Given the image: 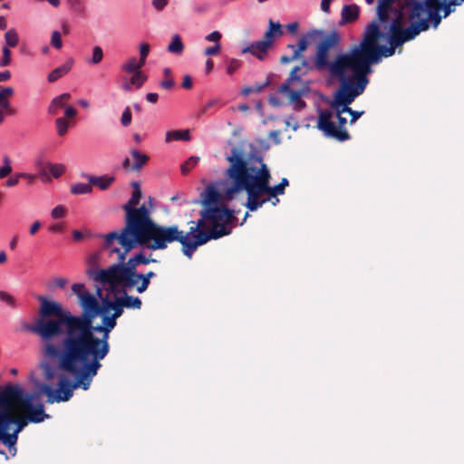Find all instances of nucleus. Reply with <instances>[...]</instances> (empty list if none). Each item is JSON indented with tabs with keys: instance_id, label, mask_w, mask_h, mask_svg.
<instances>
[{
	"instance_id": "nucleus-1",
	"label": "nucleus",
	"mask_w": 464,
	"mask_h": 464,
	"mask_svg": "<svg viewBox=\"0 0 464 464\" xmlns=\"http://www.w3.org/2000/svg\"><path fill=\"white\" fill-rule=\"evenodd\" d=\"M89 305L92 311L89 328L80 333L62 372L58 373L57 388L47 383L38 385L39 392L46 396L49 404L68 401L77 388L87 391L102 368L101 361L110 352V333L122 315L124 307L116 297L114 300L102 299V304L92 300Z\"/></svg>"
},
{
	"instance_id": "nucleus-2",
	"label": "nucleus",
	"mask_w": 464,
	"mask_h": 464,
	"mask_svg": "<svg viewBox=\"0 0 464 464\" xmlns=\"http://www.w3.org/2000/svg\"><path fill=\"white\" fill-rule=\"evenodd\" d=\"M72 292L78 296L82 313L72 314L69 310L55 301H48L44 296H39L41 303L39 318L33 324H24V329L39 335L43 341L42 352L44 357L57 362V367L49 362L42 364L44 379L48 382L57 377V370H63L77 338L85 328H89L92 311L90 303L98 301L83 284H73Z\"/></svg>"
},
{
	"instance_id": "nucleus-3",
	"label": "nucleus",
	"mask_w": 464,
	"mask_h": 464,
	"mask_svg": "<svg viewBox=\"0 0 464 464\" xmlns=\"http://www.w3.org/2000/svg\"><path fill=\"white\" fill-rule=\"evenodd\" d=\"M227 160L229 166L226 176L231 181V188L226 191V198L234 199L237 194L246 192L247 200L245 206L250 211H256L269 200L284 195L289 185L288 179L283 178L279 184L271 186V173L263 160H247L237 148H232Z\"/></svg>"
},
{
	"instance_id": "nucleus-4",
	"label": "nucleus",
	"mask_w": 464,
	"mask_h": 464,
	"mask_svg": "<svg viewBox=\"0 0 464 464\" xmlns=\"http://www.w3.org/2000/svg\"><path fill=\"white\" fill-rule=\"evenodd\" d=\"M98 237L103 238L102 249L109 251L111 255L116 254L121 261L138 246L156 251L164 250L169 245L179 242L183 254L189 258L197 249L190 230L184 232L177 225H160L150 216L137 220L133 228L126 234L108 233L100 234Z\"/></svg>"
},
{
	"instance_id": "nucleus-5",
	"label": "nucleus",
	"mask_w": 464,
	"mask_h": 464,
	"mask_svg": "<svg viewBox=\"0 0 464 464\" xmlns=\"http://www.w3.org/2000/svg\"><path fill=\"white\" fill-rule=\"evenodd\" d=\"M405 26L404 14L396 10L389 26V36L381 30L377 21H372L365 28L359 45L355 46L356 73L360 78H368L372 72V65L378 63L382 57H391L396 48L414 40L420 32L412 21Z\"/></svg>"
},
{
	"instance_id": "nucleus-6",
	"label": "nucleus",
	"mask_w": 464,
	"mask_h": 464,
	"mask_svg": "<svg viewBox=\"0 0 464 464\" xmlns=\"http://www.w3.org/2000/svg\"><path fill=\"white\" fill-rule=\"evenodd\" d=\"M199 215L200 218L197 222H190L193 224L190 227V234L197 247L209 240L231 234L232 227L237 221L235 211L225 206L202 208Z\"/></svg>"
},
{
	"instance_id": "nucleus-7",
	"label": "nucleus",
	"mask_w": 464,
	"mask_h": 464,
	"mask_svg": "<svg viewBox=\"0 0 464 464\" xmlns=\"http://www.w3.org/2000/svg\"><path fill=\"white\" fill-rule=\"evenodd\" d=\"M20 399V387L8 384L0 392V441L9 450L14 447L18 434L24 429L29 421L23 411L14 401Z\"/></svg>"
},
{
	"instance_id": "nucleus-8",
	"label": "nucleus",
	"mask_w": 464,
	"mask_h": 464,
	"mask_svg": "<svg viewBox=\"0 0 464 464\" xmlns=\"http://www.w3.org/2000/svg\"><path fill=\"white\" fill-rule=\"evenodd\" d=\"M460 0H404L402 7H407L408 21H412L420 33L430 26L437 28L442 18H446L459 5Z\"/></svg>"
},
{
	"instance_id": "nucleus-9",
	"label": "nucleus",
	"mask_w": 464,
	"mask_h": 464,
	"mask_svg": "<svg viewBox=\"0 0 464 464\" xmlns=\"http://www.w3.org/2000/svg\"><path fill=\"white\" fill-rule=\"evenodd\" d=\"M119 263L111 266L107 269H100L92 272L88 270L87 273L93 277V279L103 285H109L112 289L117 287V285L125 281L126 279L131 280L132 276H138L137 266L140 265H148L155 263V259L147 257L143 253H139L133 257H130L127 263L118 258Z\"/></svg>"
},
{
	"instance_id": "nucleus-10",
	"label": "nucleus",
	"mask_w": 464,
	"mask_h": 464,
	"mask_svg": "<svg viewBox=\"0 0 464 464\" xmlns=\"http://www.w3.org/2000/svg\"><path fill=\"white\" fill-rule=\"evenodd\" d=\"M314 67L318 71L328 70L332 76L337 77L340 84L349 79L348 72L356 73L355 46L346 53L338 54L334 61H329V52L316 47Z\"/></svg>"
},
{
	"instance_id": "nucleus-11",
	"label": "nucleus",
	"mask_w": 464,
	"mask_h": 464,
	"mask_svg": "<svg viewBox=\"0 0 464 464\" xmlns=\"http://www.w3.org/2000/svg\"><path fill=\"white\" fill-rule=\"evenodd\" d=\"M368 83V78L362 79L352 74L348 80L340 84L339 89L334 92V102L336 106H341V111H345V113L351 115V124L354 123L364 111H353L349 105L355 98L363 93ZM338 112H340V111H338Z\"/></svg>"
},
{
	"instance_id": "nucleus-12",
	"label": "nucleus",
	"mask_w": 464,
	"mask_h": 464,
	"mask_svg": "<svg viewBox=\"0 0 464 464\" xmlns=\"http://www.w3.org/2000/svg\"><path fill=\"white\" fill-rule=\"evenodd\" d=\"M329 104L332 110H319L317 128L322 130L326 137L333 138L338 141L349 140L351 136L345 129L347 120L343 116L345 111L338 112V111H341V106H336L334 97Z\"/></svg>"
},
{
	"instance_id": "nucleus-13",
	"label": "nucleus",
	"mask_w": 464,
	"mask_h": 464,
	"mask_svg": "<svg viewBox=\"0 0 464 464\" xmlns=\"http://www.w3.org/2000/svg\"><path fill=\"white\" fill-rule=\"evenodd\" d=\"M132 186L134 190L132 192L131 198L126 204L122 206V208L125 211V225L121 230L111 231V233H116L117 235L126 234L128 231L133 228L137 220L150 216V212L145 205H142L140 208H136L141 198L142 194L137 182H133Z\"/></svg>"
},
{
	"instance_id": "nucleus-14",
	"label": "nucleus",
	"mask_w": 464,
	"mask_h": 464,
	"mask_svg": "<svg viewBox=\"0 0 464 464\" xmlns=\"http://www.w3.org/2000/svg\"><path fill=\"white\" fill-rule=\"evenodd\" d=\"M299 68H293L287 80L278 87V92L287 97L289 102L294 105L295 110H303L306 104L302 97L309 92L306 84L300 82V76L297 75Z\"/></svg>"
},
{
	"instance_id": "nucleus-15",
	"label": "nucleus",
	"mask_w": 464,
	"mask_h": 464,
	"mask_svg": "<svg viewBox=\"0 0 464 464\" xmlns=\"http://www.w3.org/2000/svg\"><path fill=\"white\" fill-rule=\"evenodd\" d=\"M33 396L24 394L23 390L20 388V399L17 401H14L16 406H19L22 411H26V417L30 422L39 423L48 419L50 416L44 412V404L40 403L34 406L32 403Z\"/></svg>"
},
{
	"instance_id": "nucleus-16",
	"label": "nucleus",
	"mask_w": 464,
	"mask_h": 464,
	"mask_svg": "<svg viewBox=\"0 0 464 464\" xmlns=\"http://www.w3.org/2000/svg\"><path fill=\"white\" fill-rule=\"evenodd\" d=\"M404 0H399L400 11L404 14V19L408 20L407 16V7H402V3ZM395 0H378L376 6V19L373 21H377V24H385L389 21L390 14H393L394 17H396V10L393 6Z\"/></svg>"
},
{
	"instance_id": "nucleus-17",
	"label": "nucleus",
	"mask_w": 464,
	"mask_h": 464,
	"mask_svg": "<svg viewBox=\"0 0 464 464\" xmlns=\"http://www.w3.org/2000/svg\"><path fill=\"white\" fill-rule=\"evenodd\" d=\"M229 186L224 188L222 192H219L213 185L208 186L205 191L200 194L203 208L220 207L221 200L230 201L231 199L226 198V191L231 188V181L229 180Z\"/></svg>"
},
{
	"instance_id": "nucleus-18",
	"label": "nucleus",
	"mask_w": 464,
	"mask_h": 464,
	"mask_svg": "<svg viewBox=\"0 0 464 464\" xmlns=\"http://www.w3.org/2000/svg\"><path fill=\"white\" fill-rule=\"evenodd\" d=\"M307 36L311 39H314L316 36H323L322 40L317 44V47L328 52H330L331 49L337 47L341 40L340 34L335 30L324 34V31L314 29L308 32Z\"/></svg>"
},
{
	"instance_id": "nucleus-19",
	"label": "nucleus",
	"mask_w": 464,
	"mask_h": 464,
	"mask_svg": "<svg viewBox=\"0 0 464 464\" xmlns=\"http://www.w3.org/2000/svg\"><path fill=\"white\" fill-rule=\"evenodd\" d=\"M155 276L156 274L153 271H149L146 274L138 273V276H132L130 282V280L126 279L125 281L117 285V287L129 289L136 288L138 293L142 294L148 289L150 279Z\"/></svg>"
},
{
	"instance_id": "nucleus-20",
	"label": "nucleus",
	"mask_w": 464,
	"mask_h": 464,
	"mask_svg": "<svg viewBox=\"0 0 464 464\" xmlns=\"http://www.w3.org/2000/svg\"><path fill=\"white\" fill-rule=\"evenodd\" d=\"M271 47L272 45L270 44V41H266L263 38L262 40L255 42L249 46L243 48L241 53H249L258 60L263 61Z\"/></svg>"
},
{
	"instance_id": "nucleus-21",
	"label": "nucleus",
	"mask_w": 464,
	"mask_h": 464,
	"mask_svg": "<svg viewBox=\"0 0 464 464\" xmlns=\"http://www.w3.org/2000/svg\"><path fill=\"white\" fill-rule=\"evenodd\" d=\"M360 14V7L356 4L345 5L341 11V25L351 24L357 20Z\"/></svg>"
},
{
	"instance_id": "nucleus-22",
	"label": "nucleus",
	"mask_w": 464,
	"mask_h": 464,
	"mask_svg": "<svg viewBox=\"0 0 464 464\" xmlns=\"http://www.w3.org/2000/svg\"><path fill=\"white\" fill-rule=\"evenodd\" d=\"M122 290L119 293L122 295L116 296L124 308L139 310L142 306L141 299L138 296L129 295L126 292L128 288L121 287Z\"/></svg>"
},
{
	"instance_id": "nucleus-23",
	"label": "nucleus",
	"mask_w": 464,
	"mask_h": 464,
	"mask_svg": "<svg viewBox=\"0 0 464 464\" xmlns=\"http://www.w3.org/2000/svg\"><path fill=\"white\" fill-rule=\"evenodd\" d=\"M70 93L64 92L53 98L48 107V113L51 115H57L59 111L63 108L65 109L67 102L70 100Z\"/></svg>"
},
{
	"instance_id": "nucleus-24",
	"label": "nucleus",
	"mask_w": 464,
	"mask_h": 464,
	"mask_svg": "<svg viewBox=\"0 0 464 464\" xmlns=\"http://www.w3.org/2000/svg\"><path fill=\"white\" fill-rule=\"evenodd\" d=\"M284 34V31L282 29V25L279 22H275L272 19L268 21V29L264 34V39L266 41H270V44L273 46L274 42L276 38L282 36Z\"/></svg>"
},
{
	"instance_id": "nucleus-25",
	"label": "nucleus",
	"mask_w": 464,
	"mask_h": 464,
	"mask_svg": "<svg viewBox=\"0 0 464 464\" xmlns=\"http://www.w3.org/2000/svg\"><path fill=\"white\" fill-rule=\"evenodd\" d=\"M72 63L73 60L69 59L63 64L53 70L48 75V82H54L63 75L67 74L71 71Z\"/></svg>"
},
{
	"instance_id": "nucleus-26",
	"label": "nucleus",
	"mask_w": 464,
	"mask_h": 464,
	"mask_svg": "<svg viewBox=\"0 0 464 464\" xmlns=\"http://www.w3.org/2000/svg\"><path fill=\"white\" fill-rule=\"evenodd\" d=\"M86 179L92 186H96L102 190L107 189L115 180L114 177L107 175L101 177L88 175Z\"/></svg>"
},
{
	"instance_id": "nucleus-27",
	"label": "nucleus",
	"mask_w": 464,
	"mask_h": 464,
	"mask_svg": "<svg viewBox=\"0 0 464 464\" xmlns=\"http://www.w3.org/2000/svg\"><path fill=\"white\" fill-rule=\"evenodd\" d=\"M14 95V89L12 87H3L0 90V108L6 110L8 114H14V110L11 108L9 98Z\"/></svg>"
},
{
	"instance_id": "nucleus-28",
	"label": "nucleus",
	"mask_w": 464,
	"mask_h": 464,
	"mask_svg": "<svg viewBox=\"0 0 464 464\" xmlns=\"http://www.w3.org/2000/svg\"><path fill=\"white\" fill-rule=\"evenodd\" d=\"M130 155L133 159V163L131 164L130 170L139 171L143 166H145L150 157L147 154L141 153L138 150H132L130 151Z\"/></svg>"
},
{
	"instance_id": "nucleus-29",
	"label": "nucleus",
	"mask_w": 464,
	"mask_h": 464,
	"mask_svg": "<svg viewBox=\"0 0 464 464\" xmlns=\"http://www.w3.org/2000/svg\"><path fill=\"white\" fill-rule=\"evenodd\" d=\"M190 140V133L188 130H176L166 132L165 141L167 143L174 140L188 141Z\"/></svg>"
},
{
	"instance_id": "nucleus-30",
	"label": "nucleus",
	"mask_w": 464,
	"mask_h": 464,
	"mask_svg": "<svg viewBox=\"0 0 464 464\" xmlns=\"http://www.w3.org/2000/svg\"><path fill=\"white\" fill-rule=\"evenodd\" d=\"M70 10L77 16H86V5L83 0H65Z\"/></svg>"
},
{
	"instance_id": "nucleus-31",
	"label": "nucleus",
	"mask_w": 464,
	"mask_h": 464,
	"mask_svg": "<svg viewBox=\"0 0 464 464\" xmlns=\"http://www.w3.org/2000/svg\"><path fill=\"white\" fill-rule=\"evenodd\" d=\"M168 52L173 54L180 55L184 51V44L179 34L172 36L171 42L167 48Z\"/></svg>"
},
{
	"instance_id": "nucleus-32",
	"label": "nucleus",
	"mask_w": 464,
	"mask_h": 464,
	"mask_svg": "<svg viewBox=\"0 0 464 464\" xmlns=\"http://www.w3.org/2000/svg\"><path fill=\"white\" fill-rule=\"evenodd\" d=\"M143 66L144 64L140 63V61L137 60V58L133 56L121 65V70L127 73H134L136 72H140V69Z\"/></svg>"
},
{
	"instance_id": "nucleus-33",
	"label": "nucleus",
	"mask_w": 464,
	"mask_h": 464,
	"mask_svg": "<svg viewBox=\"0 0 464 464\" xmlns=\"http://www.w3.org/2000/svg\"><path fill=\"white\" fill-rule=\"evenodd\" d=\"M307 35L303 36L298 40L297 45L295 44H288V48L293 50V53L295 54V57H301L302 53L304 52L308 46V41H307Z\"/></svg>"
},
{
	"instance_id": "nucleus-34",
	"label": "nucleus",
	"mask_w": 464,
	"mask_h": 464,
	"mask_svg": "<svg viewBox=\"0 0 464 464\" xmlns=\"http://www.w3.org/2000/svg\"><path fill=\"white\" fill-rule=\"evenodd\" d=\"M92 185L89 183H76L71 187V192L74 195L89 194L92 191Z\"/></svg>"
},
{
	"instance_id": "nucleus-35",
	"label": "nucleus",
	"mask_w": 464,
	"mask_h": 464,
	"mask_svg": "<svg viewBox=\"0 0 464 464\" xmlns=\"http://www.w3.org/2000/svg\"><path fill=\"white\" fill-rule=\"evenodd\" d=\"M5 40L6 43V47H15L19 44V36L15 29H9L5 34Z\"/></svg>"
},
{
	"instance_id": "nucleus-36",
	"label": "nucleus",
	"mask_w": 464,
	"mask_h": 464,
	"mask_svg": "<svg viewBox=\"0 0 464 464\" xmlns=\"http://www.w3.org/2000/svg\"><path fill=\"white\" fill-rule=\"evenodd\" d=\"M45 165L48 168L50 174L54 179L60 178L65 171V167L60 163L53 164L51 162H46Z\"/></svg>"
},
{
	"instance_id": "nucleus-37",
	"label": "nucleus",
	"mask_w": 464,
	"mask_h": 464,
	"mask_svg": "<svg viewBox=\"0 0 464 464\" xmlns=\"http://www.w3.org/2000/svg\"><path fill=\"white\" fill-rule=\"evenodd\" d=\"M148 80V77L145 73L140 72H136L132 73V76L130 78V83H132L137 89L140 88L145 82Z\"/></svg>"
},
{
	"instance_id": "nucleus-38",
	"label": "nucleus",
	"mask_w": 464,
	"mask_h": 464,
	"mask_svg": "<svg viewBox=\"0 0 464 464\" xmlns=\"http://www.w3.org/2000/svg\"><path fill=\"white\" fill-rule=\"evenodd\" d=\"M199 157L191 156L189 157L180 167L181 173L183 175L188 174L199 161Z\"/></svg>"
},
{
	"instance_id": "nucleus-39",
	"label": "nucleus",
	"mask_w": 464,
	"mask_h": 464,
	"mask_svg": "<svg viewBox=\"0 0 464 464\" xmlns=\"http://www.w3.org/2000/svg\"><path fill=\"white\" fill-rule=\"evenodd\" d=\"M55 126L59 136H64L69 129V121L64 117H59L55 120Z\"/></svg>"
},
{
	"instance_id": "nucleus-40",
	"label": "nucleus",
	"mask_w": 464,
	"mask_h": 464,
	"mask_svg": "<svg viewBox=\"0 0 464 464\" xmlns=\"http://www.w3.org/2000/svg\"><path fill=\"white\" fill-rule=\"evenodd\" d=\"M242 65V62L236 58H231L227 61V72L229 75L234 74Z\"/></svg>"
},
{
	"instance_id": "nucleus-41",
	"label": "nucleus",
	"mask_w": 464,
	"mask_h": 464,
	"mask_svg": "<svg viewBox=\"0 0 464 464\" xmlns=\"http://www.w3.org/2000/svg\"><path fill=\"white\" fill-rule=\"evenodd\" d=\"M0 301L5 303L11 308L16 307L14 297L5 291L0 290Z\"/></svg>"
},
{
	"instance_id": "nucleus-42",
	"label": "nucleus",
	"mask_w": 464,
	"mask_h": 464,
	"mask_svg": "<svg viewBox=\"0 0 464 464\" xmlns=\"http://www.w3.org/2000/svg\"><path fill=\"white\" fill-rule=\"evenodd\" d=\"M103 59V51L101 46H94L92 48V57L90 61L92 64H98L100 63Z\"/></svg>"
},
{
	"instance_id": "nucleus-43",
	"label": "nucleus",
	"mask_w": 464,
	"mask_h": 464,
	"mask_svg": "<svg viewBox=\"0 0 464 464\" xmlns=\"http://www.w3.org/2000/svg\"><path fill=\"white\" fill-rule=\"evenodd\" d=\"M3 55L0 59V67H5L11 63V51L8 47L4 46L2 49Z\"/></svg>"
},
{
	"instance_id": "nucleus-44",
	"label": "nucleus",
	"mask_w": 464,
	"mask_h": 464,
	"mask_svg": "<svg viewBox=\"0 0 464 464\" xmlns=\"http://www.w3.org/2000/svg\"><path fill=\"white\" fill-rule=\"evenodd\" d=\"M12 172L10 160L7 156L4 157V166L0 168V179H4Z\"/></svg>"
},
{
	"instance_id": "nucleus-45",
	"label": "nucleus",
	"mask_w": 464,
	"mask_h": 464,
	"mask_svg": "<svg viewBox=\"0 0 464 464\" xmlns=\"http://www.w3.org/2000/svg\"><path fill=\"white\" fill-rule=\"evenodd\" d=\"M51 44L55 49L59 50L63 46V41L61 34L58 31H53L51 36Z\"/></svg>"
},
{
	"instance_id": "nucleus-46",
	"label": "nucleus",
	"mask_w": 464,
	"mask_h": 464,
	"mask_svg": "<svg viewBox=\"0 0 464 464\" xmlns=\"http://www.w3.org/2000/svg\"><path fill=\"white\" fill-rule=\"evenodd\" d=\"M150 53V45L146 43H142L140 44V63H143L145 65L146 59Z\"/></svg>"
},
{
	"instance_id": "nucleus-47",
	"label": "nucleus",
	"mask_w": 464,
	"mask_h": 464,
	"mask_svg": "<svg viewBox=\"0 0 464 464\" xmlns=\"http://www.w3.org/2000/svg\"><path fill=\"white\" fill-rule=\"evenodd\" d=\"M131 111L130 107H126L121 114V122L122 126L128 127L131 123Z\"/></svg>"
},
{
	"instance_id": "nucleus-48",
	"label": "nucleus",
	"mask_w": 464,
	"mask_h": 464,
	"mask_svg": "<svg viewBox=\"0 0 464 464\" xmlns=\"http://www.w3.org/2000/svg\"><path fill=\"white\" fill-rule=\"evenodd\" d=\"M294 68H299L297 71V75L300 77L302 75L307 74L312 70L311 64L305 60L302 61L300 65L295 66Z\"/></svg>"
},
{
	"instance_id": "nucleus-49",
	"label": "nucleus",
	"mask_w": 464,
	"mask_h": 464,
	"mask_svg": "<svg viewBox=\"0 0 464 464\" xmlns=\"http://www.w3.org/2000/svg\"><path fill=\"white\" fill-rule=\"evenodd\" d=\"M65 213H66L65 208L62 205H58L53 208L51 215H52L53 218L57 219V218H63L65 216Z\"/></svg>"
},
{
	"instance_id": "nucleus-50",
	"label": "nucleus",
	"mask_w": 464,
	"mask_h": 464,
	"mask_svg": "<svg viewBox=\"0 0 464 464\" xmlns=\"http://www.w3.org/2000/svg\"><path fill=\"white\" fill-rule=\"evenodd\" d=\"M221 51V44H218L213 46H209L206 48L203 52L204 55L206 56H214L218 55Z\"/></svg>"
},
{
	"instance_id": "nucleus-51",
	"label": "nucleus",
	"mask_w": 464,
	"mask_h": 464,
	"mask_svg": "<svg viewBox=\"0 0 464 464\" xmlns=\"http://www.w3.org/2000/svg\"><path fill=\"white\" fill-rule=\"evenodd\" d=\"M222 34L218 31H213L212 33L206 35L205 39L208 42H213L215 44H220Z\"/></svg>"
},
{
	"instance_id": "nucleus-52",
	"label": "nucleus",
	"mask_w": 464,
	"mask_h": 464,
	"mask_svg": "<svg viewBox=\"0 0 464 464\" xmlns=\"http://www.w3.org/2000/svg\"><path fill=\"white\" fill-rule=\"evenodd\" d=\"M160 86L164 90H171L174 87V81L171 77L161 81Z\"/></svg>"
},
{
	"instance_id": "nucleus-53",
	"label": "nucleus",
	"mask_w": 464,
	"mask_h": 464,
	"mask_svg": "<svg viewBox=\"0 0 464 464\" xmlns=\"http://www.w3.org/2000/svg\"><path fill=\"white\" fill-rule=\"evenodd\" d=\"M168 3L169 0H152V5L157 11H162Z\"/></svg>"
},
{
	"instance_id": "nucleus-54",
	"label": "nucleus",
	"mask_w": 464,
	"mask_h": 464,
	"mask_svg": "<svg viewBox=\"0 0 464 464\" xmlns=\"http://www.w3.org/2000/svg\"><path fill=\"white\" fill-rule=\"evenodd\" d=\"M280 135V130H272L268 133V139L272 140L275 144L278 145L281 143Z\"/></svg>"
},
{
	"instance_id": "nucleus-55",
	"label": "nucleus",
	"mask_w": 464,
	"mask_h": 464,
	"mask_svg": "<svg viewBox=\"0 0 464 464\" xmlns=\"http://www.w3.org/2000/svg\"><path fill=\"white\" fill-rule=\"evenodd\" d=\"M22 178L20 176V172L13 175L6 180V186L7 187H14L18 184L19 179Z\"/></svg>"
},
{
	"instance_id": "nucleus-56",
	"label": "nucleus",
	"mask_w": 464,
	"mask_h": 464,
	"mask_svg": "<svg viewBox=\"0 0 464 464\" xmlns=\"http://www.w3.org/2000/svg\"><path fill=\"white\" fill-rule=\"evenodd\" d=\"M64 115L68 119H72L77 115V110L72 106H66L64 109Z\"/></svg>"
},
{
	"instance_id": "nucleus-57",
	"label": "nucleus",
	"mask_w": 464,
	"mask_h": 464,
	"mask_svg": "<svg viewBox=\"0 0 464 464\" xmlns=\"http://www.w3.org/2000/svg\"><path fill=\"white\" fill-rule=\"evenodd\" d=\"M181 85L184 89H187V90L191 89L192 85H193L191 77L189 75H185L183 77Z\"/></svg>"
},
{
	"instance_id": "nucleus-58",
	"label": "nucleus",
	"mask_w": 464,
	"mask_h": 464,
	"mask_svg": "<svg viewBox=\"0 0 464 464\" xmlns=\"http://www.w3.org/2000/svg\"><path fill=\"white\" fill-rule=\"evenodd\" d=\"M298 27H299V24L297 22L290 23L286 25V29L292 34H295L297 33Z\"/></svg>"
},
{
	"instance_id": "nucleus-59",
	"label": "nucleus",
	"mask_w": 464,
	"mask_h": 464,
	"mask_svg": "<svg viewBox=\"0 0 464 464\" xmlns=\"http://www.w3.org/2000/svg\"><path fill=\"white\" fill-rule=\"evenodd\" d=\"M159 95L156 92H149L146 95V100L150 103H156L158 102Z\"/></svg>"
},
{
	"instance_id": "nucleus-60",
	"label": "nucleus",
	"mask_w": 464,
	"mask_h": 464,
	"mask_svg": "<svg viewBox=\"0 0 464 464\" xmlns=\"http://www.w3.org/2000/svg\"><path fill=\"white\" fill-rule=\"evenodd\" d=\"M297 57H295V54L293 53L291 56L283 55L280 58V63L283 64L289 63L295 60H297Z\"/></svg>"
},
{
	"instance_id": "nucleus-61",
	"label": "nucleus",
	"mask_w": 464,
	"mask_h": 464,
	"mask_svg": "<svg viewBox=\"0 0 464 464\" xmlns=\"http://www.w3.org/2000/svg\"><path fill=\"white\" fill-rule=\"evenodd\" d=\"M332 0H322L321 1V9L323 12L328 14L330 13V4Z\"/></svg>"
},
{
	"instance_id": "nucleus-62",
	"label": "nucleus",
	"mask_w": 464,
	"mask_h": 464,
	"mask_svg": "<svg viewBox=\"0 0 464 464\" xmlns=\"http://www.w3.org/2000/svg\"><path fill=\"white\" fill-rule=\"evenodd\" d=\"M41 227V223L40 221H34L31 227H30V229H29V233L30 235H34L40 228Z\"/></svg>"
},
{
	"instance_id": "nucleus-63",
	"label": "nucleus",
	"mask_w": 464,
	"mask_h": 464,
	"mask_svg": "<svg viewBox=\"0 0 464 464\" xmlns=\"http://www.w3.org/2000/svg\"><path fill=\"white\" fill-rule=\"evenodd\" d=\"M269 83H270V81H269V79H267L264 83L252 86L254 88V92H260L264 88L268 86Z\"/></svg>"
},
{
	"instance_id": "nucleus-64",
	"label": "nucleus",
	"mask_w": 464,
	"mask_h": 464,
	"mask_svg": "<svg viewBox=\"0 0 464 464\" xmlns=\"http://www.w3.org/2000/svg\"><path fill=\"white\" fill-rule=\"evenodd\" d=\"M213 68H214V63H213L212 59L208 58L206 61V67H205L206 73H208V74L210 73L213 71Z\"/></svg>"
}]
</instances>
